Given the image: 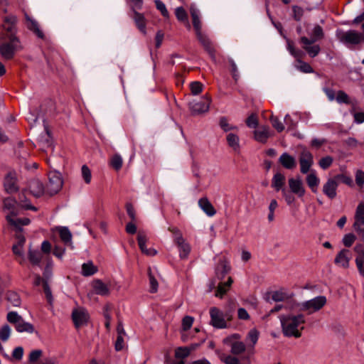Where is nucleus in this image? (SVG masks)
<instances>
[{
    "label": "nucleus",
    "instance_id": "obj_42",
    "mask_svg": "<svg viewBox=\"0 0 364 364\" xmlns=\"http://www.w3.org/2000/svg\"><path fill=\"white\" fill-rule=\"evenodd\" d=\"M232 283V280L230 277H229L227 282L219 284L217 291L215 293V296L218 297H222L223 295L227 292Z\"/></svg>",
    "mask_w": 364,
    "mask_h": 364
},
{
    "label": "nucleus",
    "instance_id": "obj_33",
    "mask_svg": "<svg viewBox=\"0 0 364 364\" xmlns=\"http://www.w3.org/2000/svg\"><path fill=\"white\" fill-rule=\"evenodd\" d=\"M133 18L139 31L142 33L146 34V19L144 15L137 11H134Z\"/></svg>",
    "mask_w": 364,
    "mask_h": 364
},
{
    "label": "nucleus",
    "instance_id": "obj_61",
    "mask_svg": "<svg viewBox=\"0 0 364 364\" xmlns=\"http://www.w3.org/2000/svg\"><path fill=\"white\" fill-rule=\"evenodd\" d=\"M157 9H159L164 17H168V12L165 4L160 0H155Z\"/></svg>",
    "mask_w": 364,
    "mask_h": 364
},
{
    "label": "nucleus",
    "instance_id": "obj_18",
    "mask_svg": "<svg viewBox=\"0 0 364 364\" xmlns=\"http://www.w3.org/2000/svg\"><path fill=\"white\" fill-rule=\"evenodd\" d=\"M350 252L348 249L341 250L335 258V263L339 264L344 268H347L349 266V261L350 259Z\"/></svg>",
    "mask_w": 364,
    "mask_h": 364
},
{
    "label": "nucleus",
    "instance_id": "obj_53",
    "mask_svg": "<svg viewBox=\"0 0 364 364\" xmlns=\"http://www.w3.org/2000/svg\"><path fill=\"white\" fill-rule=\"evenodd\" d=\"M191 93L193 95H198L200 94L203 88V85L201 82L198 81H195L191 83L190 85Z\"/></svg>",
    "mask_w": 364,
    "mask_h": 364
},
{
    "label": "nucleus",
    "instance_id": "obj_21",
    "mask_svg": "<svg viewBox=\"0 0 364 364\" xmlns=\"http://www.w3.org/2000/svg\"><path fill=\"white\" fill-rule=\"evenodd\" d=\"M270 136H271V132H270L269 129L264 126L259 127L254 132L255 139L259 143H262V144L266 143L267 139Z\"/></svg>",
    "mask_w": 364,
    "mask_h": 364
},
{
    "label": "nucleus",
    "instance_id": "obj_20",
    "mask_svg": "<svg viewBox=\"0 0 364 364\" xmlns=\"http://www.w3.org/2000/svg\"><path fill=\"white\" fill-rule=\"evenodd\" d=\"M28 188L31 194L35 197H40L44 193H46V189L44 188L43 183L38 179L31 181Z\"/></svg>",
    "mask_w": 364,
    "mask_h": 364
},
{
    "label": "nucleus",
    "instance_id": "obj_24",
    "mask_svg": "<svg viewBox=\"0 0 364 364\" xmlns=\"http://www.w3.org/2000/svg\"><path fill=\"white\" fill-rule=\"evenodd\" d=\"M238 132H230L226 134V141L228 146L235 152H238L240 149V138Z\"/></svg>",
    "mask_w": 364,
    "mask_h": 364
},
{
    "label": "nucleus",
    "instance_id": "obj_55",
    "mask_svg": "<svg viewBox=\"0 0 364 364\" xmlns=\"http://www.w3.org/2000/svg\"><path fill=\"white\" fill-rule=\"evenodd\" d=\"M177 19L180 21H187V13L183 7H177L175 11Z\"/></svg>",
    "mask_w": 364,
    "mask_h": 364
},
{
    "label": "nucleus",
    "instance_id": "obj_25",
    "mask_svg": "<svg viewBox=\"0 0 364 364\" xmlns=\"http://www.w3.org/2000/svg\"><path fill=\"white\" fill-rule=\"evenodd\" d=\"M175 242L176 243L179 248L181 258H186L191 251L190 245L187 242H186L185 240L182 236L177 237Z\"/></svg>",
    "mask_w": 364,
    "mask_h": 364
},
{
    "label": "nucleus",
    "instance_id": "obj_40",
    "mask_svg": "<svg viewBox=\"0 0 364 364\" xmlns=\"http://www.w3.org/2000/svg\"><path fill=\"white\" fill-rule=\"evenodd\" d=\"M6 299L14 306H19L21 304V298L15 291H9L6 294Z\"/></svg>",
    "mask_w": 364,
    "mask_h": 364
},
{
    "label": "nucleus",
    "instance_id": "obj_37",
    "mask_svg": "<svg viewBox=\"0 0 364 364\" xmlns=\"http://www.w3.org/2000/svg\"><path fill=\"white\" fill-rule=\"evenodd\" d=\"M15 328L19 333L26 332L31 333L34 331L33 326L31 323L25 321L23 318L16 326H15Z\"/></svg>",
    "mask_w": 364,
    "mask_h": 364
},
{
    "label": "nucleus",
    "instance_id": "obj_30",
    "mask_svg": "<svg viewBox=\"0 0 364 364\" xmlns=\"http://www.w3.org/2000/svg\"><path fill=\"white\" fill-rule=\"evenodd\" d=\"M198 205L210 217L213 216L216 213L214 207L206 198H200L198 200Z\"/></svg>",
    "mask_w": 364,
    "mask_h": 364
},
{
    "label": "nucleus",
    "instance_id": "obj_41",
    "mask_svg": "<svg viewBox=\"0 0 364 364\" xmlns=\"http://www.w3.org/2000/svg\"><path fill=\"white\" fill-rule=\"evenodd\" d=\"M228 345L231 346V353L234 355L241 354L246 348L245 343L241 341L232 342Z\"/></svg>",
    "mask_w": 364,
    "mask_h": 364
},
{
    "label": "nucleus",
    "instance_id": "obj_45",
    "mask_svg": "<svg viewBox=\"0 0 364 364\" xmlns=\"http://www.w3.org/2000/svg\"><path fill=\"white\" fill-rule=\"evenodd\" d=\"M191 352V349L188 347H179L175 350V357L179 359H183L188 357Z\"/></svg>",
    "mask_w": 364,
    "mask_h": 364
},
{
    "label": "nucleus",
    "instance_id": "obj_4",
    "mask_svg": "<svg viewBox=\"0 0 364 364\" xmlns=\"http://www.w3.org/2000/svg\"><path fill=\"white\" fill-rule=\"evenodd\" d=\"M191 14L193 20V25L196 31V36L200 43L203 45L210 55L215 58V50L209 38L202 33V24L199 17V11L192 6L191 8Z\"/></svg>",
    "mask_w": 364,
    "mask_h": 364
},
{
    "label": "nucleus",
    "instance_id": "obj_17",
    "mask_svg": "<svg viewBox=\"0 0 364 364\" xmlns=\"http://www.w3.org/2000/svg\"><path fill=\"white\" fill-rule=\"evenodd\" d=\"M360 34L354 30L344 32L340 37L342 42L351 44H358L360 42Z\"/></svg>",
    "mask_w": 364,
    "mask_h": 364
},
{
    "label": "nucleus",
    "instance_id": "obj_19",
    "mask_svg": "<svg viewBox=\"0 0 364 364\" xmlns=\"http://www.w3.org/2000/svg\"><path fill=\"white\" fill-rule=\"evenodd\" d=\"M16 21V17L13 15L5 17L4 20L3 28L8 33L7 37L15 36Z\"/></svg>",
    "mask_w": 364,
    "mask_h": 364
},
{
    "label": "nucleus",
    "instance_id": "obj_29",
    "mask_svg": "<svg viewBox=\"0 0 364 364\" xmlns=\"http://www.w3.org/2000/svg\"><path fill=\"white\" fill-rule=\"evenodd\" d=\"M92 288L95 293L101 296H107L109 294V289L107 285L100 279L93 281Z\"/></svg>",
    "mask_w": 364,
    "mask_h": 364
},
{
    "label": "nucleus",
    "instance_id": "obj_16",
    "mask_svg": "<svg viewBox=\"0 0 364 364\" xmlns=\"http://www.w3.org/2000/svg\"><path fill=\"white\" fill-rule=\"evenodd\" d=\"M289 186L291 191L297 195L298 197L301 198L305 194V188L304 187L302 181L298 178H291L289 179Z\"/></svg>",
    "mask_w": 364,
    "mask_h": 364
},
{
    "label": "nucleus",
    "instance_id": "obj_13",
    "mask_svg": "<svg viewBox=\"0 0 364 364\" xmlns=\"http://www.w3.org/2000/svg\"><path fill=\"white\" fill-rule=\"evenodd\" d=\"M338 182L335 178H330L323 186V193L329 198L333 199L337 195Z\"/></svg>",
    "mask_w": 364,
    "mask_h": 364
},
{
    "label": "nucleus",
    "instance_id": "obj_49",
    "mask_svg": "<svg viewBox=\"0 0 364 364\" xmlns=\"http://www.w3.org/2000/svg\"><path fill=\"white\" fill-rule=\"evenodd\" d=\"M220 359L225 364H241L240 360L232 355L219 354Z\"/></svg>",
    "mask_w": 364,
    "mask_h": 364
},
{
    "label": "nucleus",
    "instance_id": "obj_31",
    "mask_svg": "<svg viewBox=\"0 0 364 364\" xmlns=\"http://www.w3.org/2000/svg\"><path fill=\"white\" fill-rule=\"evenodd\" d=\"M336 101L338 103H343L346 105H351L350 113H353V110L355 109L356 101H352L349 96L343 90H339L337 92Z\"/></svg>",
    "mask_w": 364,
    "mask_h": 364
},
{
    "label": "nucleus",
    "instance_id": "obj_2",
    "mask_svg": "<svg viewBox=\"0 0 364 364\" xmlns=\"http://www.w3.org/2000/svg\"><path fill=\"white\" fill-rule=\"evenodd\" d=\"M324 38V32L323 28L319 25H316L311 32L310 38L305 36H301L299 42L301 45L303 50L311 58L317 56L320 51L321 47L319 45L315 44L316 42L322 40Z\"/></svg>",
    "mask_w": 364,
    "mask_h": 364
},
{
    "label": "nucleus",
    "instance_id": "obj_22",
    "mask_svg": "<svg viewBox=\"0 0 364 364\" xmlns=\"http://www.w3.org/2000/svg\"><path fill=\"white\" fill-rule=\"evenodd\" d=\"M57 230L63 242L65 245L69 246L71 249H73L74 246L72 242L73 235L69 229L67 227H58Z\"/></svg>",
    "mask_w": 364,
    "mask_h": 364
},
{
    "label": "nucleus",
    "instance_id": "obj_1",
    "mask_svg": "<svg viewBox=\"0 0 364 364\" xmlns=\"http://www.w3.org/2000/svg\"><path fill=\"white\" fill-rule=\"evenodd\" d=\"M279 318L282 331L285 336L295 338L301 336V331L304 329V327L301 325L306 323L304 314L283 315L279 316Z\"/></svg>",
    "mask_w": 364,
    "mask_h": 364
},
{
    "label": "nucleus",
    "instance_id": "obj_62",
    "mask_svg": "<svg viewBox=\"0 0 364 364\" xmlns=\"http://www.w3.org/2000/svg\"><path fill=\"white\" fill-rule=\"evenodd\" d=\"M193 322V318L189 316H186L183 318L182 321V327L183 331L188 330Z\"/></svg>",
    "mask_w": 364,
    "mask_h": 364
},
{
    "label": "nucleus",
    "instance_id": "obj_8",
    "mask_svg": "<svg viewBox=\"0 0 364 364\" xmlns=\"http://www.w3.org/2000/svg\"><path fill=\"white\" fill-rule=\"evenodd\" d=\"M61 173L57 171H51L48 173V183L46 193L50 196L57 193L63 187Z\"/></svg>",
    "mask_w": 364,
    "mask_h": 364
},
{
    "label": "nucleus",
    "instance_id": "obj_7",
    "mask_svg": "<svg viewBox=\"0 0 364 364\" xmlns=\"http://www.w3.org/2000/svg\"><path fill=\"white\" fill-rule=\"evenodd\" d=\"M210 323L217 328H225L227 323L225 318L230 320L232 314L230 312L223 314L219 309L216 307H211L210 309Z\"/></svg>",
    "mask_w": 364,
    "mask_h": 364
},
{
    "label": "nucleus",
    "instance_id": "obj_5",
    "mask_svg": "<svg viewBox=\"0 0 364 364\" xmlns=\"http://www.w3.org/2000/svg\"><path fill=\"white\" fill-rule=\"evenodd\" d=\"M21 49L19 39L16 36H11L0 44V55L4 60H11Z\"/></svg>",
    "mask_w": 364,
    "mask_h": 364
},
{
    "label": "nucleus",
    "instance_id": "obj_12",
    "mask_svg": "<svg viewBox=\"0 0 364 364\" xmlns=\"http://www.w3.org/2000/svg\"><path fill=\"white\" fill-rule=\"evenodd\" d=\"M293 296L294 294L291 291L281 288L279 290L274 291V302L282 301L284 304H286L287 306H291Z\"/></svg>",
    "mask_w": 364,
    "mask_h": 364
},
{
    "label": "nucleus",
    "instance_id": "obj_14",
    "mask_svg": "<svg viewBox=\"0 0 364 364\" xmlns=\"http://www.w3.org/2000/svg\"><path fill=\"white\" fill-rule=\"evenodd\" d=\"M4 188L8 193H14L18 191L16 173L15 172H9L4 178Z\"/></svg>",
    "mask_w": 364,
    "mask_h": 364
},
{
    "label": "nucleus",
    "instance_id": "obj_26",
    "mask_svg": "<svg viewBox=\"0 0 364 364\" xmlns=\"http://www.w3.org/2000/svg\"><path fill=\"white\" fill-rule=\"evenodd\" d=\"M42 252L33 250L31 247L28 249V259L32 265L40 266L43 259Z\"/></svg>",
    "mask_w": 364,
    "mask_h": 364
},
{
    "label": "nucleus",
    "instance_id": "obj_11",
    "mask_svg": "<svg viewBox=\"0 0 364 364\" xmlns=\"http://www.w3.org/2000/svg\"><path fill=\"white\" fill-rule=\"evenodd\" d=\"M300 171L302 173H307L314 164L313 154L306 149H304L300 153L299 158Z\"/></svg>",
    "mask_w": 364,
    "mask_h": 364
},
{
    "label": "nucleus",
    "instance_id": "obj_48",
    "mask_svg": "<svg viewBox=\"0 0 364 364\" xmlns=\"http://www.w3.org/2000/svg\"><path fill=\"white\" fill-rule=\"evenodd\" d=\"M11 328L9 327V326L7 324L4 325L0 328V339L2 341H6L11 336Z\"/></svg>",
    "mask_w": 364,
    "mask_h": 364
},
{
    "label": "nucleus",
    "instance_id": "obj_28",
    "mask_svg": "<svg viewBox=\"0 0 364 364\" xmlns=\"http://www.w3.org/2000/svg\"><path fill=\"white\" fill-rule=\"evenodd\" d=\"M138 243L141 251L148 256H154L156 254V251L154 249H147L146 242L147 240L146 236L144 234L139 233Z\"/></svg>",
    "mask_w": 364,
    "mask_h": 364
},
{
    "label": "nucleus",
    "instance_id": "obj_23",
    "mask_svg": "<svg viewBox=\"0 0 364 364\" xmlns=\"http://www.w3.org/2000/svg\"><path fill=\"white\" fill-rule=\"evenodd\" d=\"M27 28L32 31L38 38H43L44 35L40 29L38 22L25 13Z\"/></svg>",
    "mask_w": 364,
    "mask_h": 364
},
{
    "label": "nucleus",
    "instance_id": "obj_15",
    "mask_svg": "<svg viewBox=\"0 0 364 364\" xmlns=\"http://www.w3.org/2000/svg\"><path fill=\"white\" fill-rule=\"evenodd\" d=\"M16 243L13 245V252L18 257L19 263L22 264L25 261L23 247L26 239L23 235L19 234L16 236Z\"/></svg>",
    "mask_w": 364,
    "mask_h": 364
},
{
    "label": "nucleus",
    "instance_id": "obj_27",
    "mask_svg": "<svg viewBox=\"0 0 364 364\" xmlns=\"http://www.w3.org/2000/svg\"><path fill=\"white\" fill-rule=\"evenodd\" d=\"M279 162L287 169H293L296 166L295 159L287 153H284L280 156Z\"/></svg>",
    "mask_w": 364,
    "mask_h": 364
},
{
    "label": "nucleus",
    "instance_id": "obj_38",
    "mask_svg": "<svg viewBox=\"0 0 364 364\" xmlns=\"http://www.w3.org/2000/svg\"><path fill=\"white\" fill-rule=\"evenodd\" d=\"M306 183L313 193H316L317 187L319 184L320 180L315 173L309 174L306 178Z\"/></svg>",
    "mask_w": 364,
    "mask_h": 364
},
{
    "label": "nucleus",
    "instance_id": "obj_35",
    "mask_svg": "<svg viewBox=\"0 0 364 364\" xmlns=\"http://www.w3.org/2000/svg\"><path fill=\"white\" fill-rule=\"evenodd\" d=\"M97 271V267L92 262H87L82 265V274L85 277L92 276Z\"/></svg>",
    "mask_w": 364,
    "mask_h": 364
},
{
    "label": "nucleus",
    "instance_id": "obj_52",
    "mask_svg": "<svg viewBox=\"0 0 364 364\" xmlns=\"http://www.w3.org/2000/svg\"><path fill=\"white\" fill-rule=\"evenodd\" d=\"M22 318H23L15 311H11L7 314L8 321L15 326H16Z\"/></svg>",
    "mask_w": 364,
    "mask_h": 364
},
{
    "label": "nucleus",
    "instance_id": "obj_47",
    "mask_svg": "<svg viewBox=\"0 0 364 364\" xmlns=\"http://www.w3.org/2000/svg\"><path fill=\"white\" fill-rule=\"evenodd\" d=\"M81 175L84 181L89 184L91 182L92 173L90 169L87 165H83L81 168Z\"/></svg>",
    "mask_w": 364,
    "mask_h": 364
},
{
    "label": "nucleus",
    "instance_id": "obj_46",
    "mask_svg": "<svg viewBox=\"0 0 364 364\" xmlns=\"http://www.w3.org/2000/svg\"><path fill=\"white\" fill-rule=\"evenodd\" d=\"M123 164V160L122 156L118 154H115L110 160V165L117 171L119 170Z\"/></svg>",
    "mask_w": 364,
    "mask_h": 364
},
{
    "label": "nucleus",
    "instance_id": "obj_34",
    "mask_svg": "<svg viewBox=\"0 0 364 364\" xmlns=\"http://www.w3.org/2000/svg\"><path fill=\"white\" fill-rule=\"evenodd\" d=\"M219 125L223 132L228 133L230 132H238V127L236 125L230 124L226 117H221L220 119Z\"/></svg>",
    "mask_w": 364,
    "mask_h": 364
},
{
    "label": "nucleus",
    "instance_id": "obj_60",
    "mask_svg": "<svg viewBox=\"0 0 364 364\" xmlns=\"http://www.w3.org/2000/svg\"><path fill=\"white\" fill-rule=\"evenodd\" d=\"M246 124L250 128H255L258 124L257 116L255 114H250L246 120Z\"/></svg>",
    "mask_w": 364,
    "mask_h": 364
},
{
    "label": "nucleus",
    "instance_id": "obj_10",
    "mask_svg": "<svg viewBox=\"0 0 364 364\" xmlns=\"http://www.w3.org/2000/svg\"><path fill=\"white\" fill-rule=\"evenodd\" d=\"M72 319L76 328L82 327L88 322L89 315L87 310L81 306H77L73 310Z\"/></svg>",
    "mask_w": 364,
    "mask_h": 364
},
{
    "label": "nucleus",
    "instance_id": "obj_39",
    "mask_svg": "<svg viewBox=\"0 0 364 364\" xmlns=\"http://www.w3.org/2000/svg\"><path fill=\"white\" fill-rule=\"evenodd\" d=\"M287 49L291 53V55H293L296 58H301L304 55V53L302 50L296 48L294 46V43L292 41L287 39Z\"/></svg>",
    "mask_w": 364,
    "mask_h": 364
},
{
    "label": "nucleus",
    "instance_id": "obj_44",
    "mask_svg": "<svg viewBox=\"0 0 364 364\" xmlns=\"http://www.w3.org/2000/svg\"><path fill=\"white\" fill-rule=\"evenodd\" d=\"M298 65H296V68L298 70H299L301 72L304 73H314V69L308 63L303 60H301L300 58H296Z\"/></svg>",
    "mask_w": 364,
    "mask_h": 364
},
{
    "label": "nucleus",
    "instance_id": "obj_36",
    "mask_svg": "<svg viewBox=\"0 0 364 364\" xmlns=\"http://www.w3.org/2000/svg\"><path fill=\"white\" fill-rule=\"evenodd\" d=\"M259 333L256 328L251 329L246 337V343L248 346L253 347L257 343Z\"/></svg>",
    "mask_w": 364,
    "mask_h": 364
},
{
    "label": "nucleus",
    "instance_id": "obj_3",
    "mask_svg": "<svg viewBox=\"0 0 364 364\" xmlns=\"http://www.w3.org/2000/svg\"><path fill=\"white\" fill-rule=\"evenodd\" d=\"M4 208L9 210L6 215L8 223L14 227L16 232L21 231V227L30 223V220L27 218H18V210L16 209L17 202L11 198H7L4 201Z\"/></svg>",
    "mask_w": 364,
    "mask_h": 364
},
{
    "label": "nucleus",
    "instance_id": "obj_63",
    "mask_svg": "<svg viewBox=\"0 0 364 364\" xmlns=\"http://www.w3.org/2000/svg\"><path fill=\"white\" fill-rule=\"evenodd\" d=\"M355 183L362 188L364 184V172L361 170H357L355 173Z\"/></svg>",
    "mask_w": 364,
    "mask_h": 364
},
{
    "label": "nucleus",
    "instance_id": "obj_43",
    "mask_svg": "<svg viewBox=\"0 0 364 364\" xmlns=\"http://www.w3.org/2000/svg\"><path fill=\"white\" fill-rule=\"evenodd\" d=\"M355 223L353 228L355 231L363 237H364V216L363 217H355Z\"/></svg>",
    "mask_w": 364,
    "mask_h": 364
},
{
    "label": "nucleus",
    "instance_id": "obj_32",
    "mask_svg": "<svg viewBox=\"0 0 364 364\" xmlns=\"http://www.w3.org/2000/svg\"><path fill=\"white\" fill-rule=\"evenodd\" d=\"M39 146L41 149H44L46 148H52V139L50 136L49 132L46 129L45 132L40 136L38 139Z\"/></svg>",
    "mask_w": 364,
    "mask_h": 364
},
{
    "label": "nucleus",
    "instance_id": "obj_56",
    "mask_svg": "<svg viewBox=\"0 0 364 364\" xmlns=\"http://www.w3.org/2000/svg\"><path fill=\"white\" fill-rule=\"evenodd\" d=\"M292 11L294 20L296 21H299L301 19L304 14L303 9L298 6H293Z\"/></svg>",
    "mask_w": 364,
    "mask_h": 364
},
{
    "label": "nucleus",
    "instance_id": "obj_51",
    "mask_svg": "<svg viewBox=\"0 0 364 364\" xmlns=\"http://www.w3.org/2000/svg\"><path fill=\"white\" fill-rule=\"evenodd\" d=\"M333 161V160L331 156H326L322 157L320 159L318 164L322 169L326 170L331 166Z\"/></svg>",
    "mask_w": 364,
    "mask_h": 364
},
{
    "label": "nucleus",
    "instance_id": "obj_6",
    "mask_svg": "<svg viewBox=\"0 0 364 364\" xmlns=\"http://www.w3.org/2000/svg\"><path fill=\"white\" fill-rule=\"evenodd\" d=\"M326 303V298L324 296H318L312 299L299 304V311H307V314L319 311Z\"/></svg>",
    "mask_w": 364,
    "mask_h": 364
},
{
    "label": "nucleus",
    "instance_id": "obj_59",
    "mask_svg": "<svg viewBox=\"0 0 364 364\" xmlns=\"http://www.w3.org/2000/svg\"><path fill=\"white\" fill-rule=\"evenodd\" d=\"M42 354H43V351L41 350L36 349V350H32L29 354V358H28L29 362H31V363L36 362L38 359H40L41 358Z\"/></svg>",
    "mask_w": 364,
    "mask_h": 364
},
{
    "label": "nucleus",
    "instance_id": "obj_64",
    "mask_svg": "<svg viewBox=\"0 0 364 364\" xmlns=\"http://www.w3.org/2000/svg\"><path fill=\"white\" fill-rule=\"evenodd\" d=\"M354 110H353V114L354 117V122L357 124H362L364 122V112H355Z\"/></svg>",
    "mask_w": 364,
    "mask_h": 364
},
{
    "label": "nucleus",
    "instance_id": "obj_9",
    "mask_svg": "<svg viewBox=\"0 0 364 364\" xmlns=\"http://www.w3.org/2000/svg\"><path fill=\"white\" fill-rule=\"evenodd\" d=\"M211 103V98L208 96H203L200 100H193L189 103V108L192 114L198 115L208 112L210 105Z\"/></svg>",
    "mask_w": 364,
    "mask_h": 364
},
{
    "label": "nucleus",
    "instance_id": "obj_54",
    "mask_svg": "<svg viewBox=\"0 0 364 364\" xmlns=\"http://www.w3.org/2000/svg\"><path fill=\"white\" fill-rule=\"evenodd\" d=\"M334 178H336V180L338 182L341 181L342 183H343L349 186H352L353 184V179L351 178V177L348 176L345 174H343V173L338 174Z\"/></svg>",
    "mask_w": 364,
    "mask_h": 364
},
{
    "label": "nucleus",
    "instance_id": "obj_50",
    "mask_svg": "<svg viewBox=\"0 0 364 364\" xmlns=\"http://www.w3.org/2000/svg\"><path fill=\"white\" fill-rule=\"evenodd\" d=\"M229 266L226 263L223 262L218 266L216 269V274L219 278L221 279L223 277V275H225L229 272Z\"/></svg>",
    "mask_w": 364,
    "mask_h": 364
},
{
    "label": "nucleus",
    "instance_id": "obj_57",
    "mask_svg": "<svg viewBox=\"0 0 364 364\" xmlns=\"http://www.w3.org/2000/svg\"><path fill=\"white\" fill-rule=\"evenodd\" d=\"M149 278L151 288V292H156L158 290V282L153 276L151 269H149Z\"/></svg>",
    "mask_w": 364,
    "mask_h": 364
},
{
    "label": "nucleus",
    "instance_id": "obj_58",
    "mask_svg": "<svg viewBox=\"0 0 364 364\" xmlns=\"http://www.w3.org/2000/svg\"><path fill=\"white\" fill-rule=\"evenodd\" d=\"M355 240V236L353 233H348L344 235L343 243L346 247H350Z\"/></svg>",
    "mask_w": 364,
    "mask_h": 364
}]
</instances>
